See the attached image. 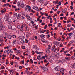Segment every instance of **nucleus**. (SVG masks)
<instances>
[{
    "label": "nucleus",
    "instance_id": "f257e3e1",
    "mask_svg": "<svg viewBox=\"0 0 75 75\" xmlns=\"http://www.w3.org/2000/svg\"><path fill=\"white\" fill-rule=\"evenodd\" d=\"M42 69H43V70H44V71H48V69L45 66H44V67L42 66H41Z\"/></svg>",
    "mask_w": 75,
    "mask_h": 75
},
{
    "label": "nucleus",
    "instance_id": "f03ea898",
    "mask_svg": "<svg viewBox=\"0 0 75 75\" xmlns=\"http://www.w3.org/2000/svg\"><path fill=\"white\" fill-rule=\"evenodd\" d=\"M27 8L29 10H30L31 9L30 6H28V5H27L26 6V7H25V9L26 10H27Z\"/></svg>",
    "mask_w": 75,
    "mask_h": 75
},
{
    "label": "nucleus",
    "instance_id": "7ed1b4c3",
    "mask_svg": "<svg viewBox=\"0 0 75 75\" xmlns=\"http://www.w3.org/2000/svg\"><path fill=\"white\" fill-rule=\"evenodd\" d=\"M52 50L53 52H55L57 51V49H56V47L54 46V47H52Z\"/></svg>",
    "mask_w": 75,
    "mask_h": 75
},
{
    "label": "nucleus",
    "instance_id": "20e7f679",
    "mask_svg": "<svg viewBox=\"0 0 75 75\" xmlns=\"http://www.w3.org/2000/svg\"><path fill=\"white\" fill-rule=\"evenodd\" d=\"M38 1L40 2V4H44V0H38Z\"/></svg>",
    "mask_w": 75,
    "mask_h": 75
},
{
    "label": "nucleus",
    "instance_id": "39448f33",
    "mask_svg": "<svg viewBox=\"0 0 75 75\" xmlns=\"http://www.w3.org/2000/svg\"><path fill=\"white\" fill-rule=\"evenodd\" d=\"M50 49L51 48L50 47H48L46 50V52H48V53H50Z\"/></svg>",
    "mask_w": 75,
    "mask_h": 75
},
{
    "label": "nucleus",
    "instance_id": "423d86ee",
    "mask_svg": "<svg viewBox=\"0 0 75 75\" xmlns=\"http://www.w3.org/2000/svg\"><path fill=\"white\" fill-rule=\"evenodd\" d=\"M55 70L56 71H58L59 70V67L58 66L56 67L55 68Z\"/></svg>",
    "mask_w": 75,
    "mask_h": 75
},
{
    "label": "nucleus",
    "instance_id": "0eeeda50",
    "mask_svg": "<svg viewBox=\"0 0 75 75\" xmlns=\"http://www.w3.org/2000/svg\"><path fill=\"white\" fill-rule=\"evenodd\" d=\"M10 52L12 53H13V52H11V50L10 49H8L7 50V52L8 54H9V53H10Z\"/></svg>",
    "mask_w": 75,
    "mask_h": 75
},
{
    "label": "nucleus",
    "instance_id": "6e6552de",
    "mask_svg": "<svg viewBox=\"0 0 75 75\" xmlns=\"http://www.w3.org/2000/svg\"><path fill=\"white\" fill-rule=\"evenodd\" d=\"M17 28H18L19 29H20V30H21V31H24L23 29H22L21 30V27L20 26V25H18V26H17Z\"/></svg>",
    "mask_w": 75,
    "mask_h": 75
},
{
    "label": "nucleus",
    "instance_id": "1a4fd4ad",
    "mask_svg": "<svg viewBox=\"0 0 75 75\" xmlns=\"http://www.w3.org/2000/svg\"><path fill=\"white\" fill-rule=\"evenodd\" d=\"M20 4L21 5V6L22 7H23L24 6V3L23 1L21 2V4Z\"/></svg>",
    "mask_w": 75,
    "mask_h": 75
},
{
    "label": "nucleus",
    "instance_id": "9d476101",
    "mask_svg": "<svg viewBox=\"0 0 75 75\" xmlns=\"http://www.w3.org/2000/svg\"><path fill=\"white\" fill-rule=\"evenodd\" d=\"M24 36H20L19 37V38L21 39V40H24Z\"/></svg>",
    "mask_w": 75,
    "mask_h": 75
},
{
    "label": "nucleus",
    "instance_id": "9b49d317",
    "mask_svg": "<svg viewBox=\"0 0 75 75\" xmlns=\"http://www.w3.org/2000/svg\"><path fill=\"white\" fill-rule=\"evenodd\" d=\"M65 70V69L62 68L60 70V72H63L64 70Z\"/></svg>",
    "mask_w": 75,
    "mask_h": 75
},
{
    "label": "nucleus",
    "instance_id": "f8f14e48",
    "mask_svg": "<svg viewBox=\"0 0 75 75\" xmlns=\"http://www.w3.org/2000/svg\"><path fill=\"white\" fill-rule=\"evenodd\" d=\"M8 28L9 29H11V30L12 29V26L11 25H10L8 26Z\"/></svg>",
    "mask_w": 75,
    "mask_h": 75
},
{
    "label": "nucleus",
    "instance_id": "ddd939ff",
    "mask_svg": "<svg viewBox=\"0 0 75 75\" xmlns=\"http://www.w3.org/2000/svg\"><path fill=\"white\" fill-rule=\"evenodd\" d=\"M40 37L41 38H44L45 37V35L42 34L40 35Z\"/></svg>",
    "mask_w": 75,
    "mask_h": 75
},
{
    "label": "nucleus",
    "instance_id": "4468645a",
    "mask_svg": "<svg viewBox=\"0 0 75 75\" xmlns=\"http://www.w3.org/2000/svg\"><path fill=\"white\" fill-rule=\"evenodd\" d=\"M65 59L66 60H67V61H69V60H70V57H66Z\"/></svg>",
    "mask_w": 75,
    "mask_h": 75
},
{
    "label": "nucleus",
    "instance_id": "2eb2a0df",
    "mask_svg": "<svg viewBox=\"0 0 75 75\" xmlns=\"http://www.w3.org/2000/svg\"><path fill=\"white\" fill-rule=\"evenodd\" d=\"M14 16L15 17H17V16H18V15H17V13H14Z\"/></svg>",
    "mask_w": 75,
    "mask_h": 75
},
{
    "label": "nucleus",
    "instance_id": "dca6fc26",
    "mask_svg": "<svg viewBox=\"0 0 75 75\" xmlns=\"http://www.w3.org/2000/svg\"><path fill=\"white\" fill-rule=\"evenodd\" d=\"M41 41L44 42V43H46L47 42L46 41L44 40V39L41 40Z\"/></svg>",
    "mask_w": 75,
    "mask_h": 75
},
{
    "label": "nucleus",
    "instance_id": "f3484780",
    "mask_svg": "<svg viewBox=\"0 0 75 75\" xmlns=\"http://www.w3.org/2000/svg\"><path fill=\"white\" fill-rule=\"evenodd\" d=\"M41 58H42V57H40V56H38V57L37 59H41Z\"/></svg>",
    "mask_w": 75,
    "mask_h": 75
},
{
    "label": "nucleus",
    "instance_id": "a211bd4d",
    "mask_svg": "<svg viewBox=\"0 0 75 75\" xmlns=\"http://www.w3.org/2000/svg\"><path fill=\"white\" fill-rule=\"evenodd\" d=\"M11 35H9V36H7V38H8L9 39H11Z\"/></svg>",
    "mask_w": 75,
    "mask_h": 75
},
{
    "label": "nucleus",
    "instance_id": "6ab92c4d",
    "mask_svg": "<svg viewBox=\"0 0 75 75\" xmlns=\"http://www.w3.org/2000/svg\"><path fill=\"white\" fill-rule=\"evenodd\" d=\"M71 68H75V63H74L73 64V65L72 66H71Z\"/></svg>",
    "mask_w": 75,
    "mask_h": 75
},
{
    "label": "nucleus",
    "instance_id": "aec40b11",
    "mask_svg": "<svg viewBox=\"0 0 75 75\" xmlns=\"http://www.w3.org/2000/svg\"><path fill=\"white\" fill-rule=\"evenodd\" d=\"M7 16L8 18H6V21H8V18L10 17V16L9 15V14H8L7 15Z\"/></svg>",
    "mask_w": 75,
    "mask_h": 75
},
{
    "label": "nucleus",
    "instance_id": "412c9836",
    "mask_svg": "<svg viewBox=\"0 0 75 75\" xmlns=\"http://www.w3.org/2000/svg\"><path fill=\"white\" fill-rule=\"evenodd\" d=\"M16 42V40H14L13 41V45L14 44H15Z\"/></svg>",
    "mask_w": 75,
    "mask_h": 75
},
{
    "label": "nucleus",
    "instance_id": "4be33fe9",
    "mask_svg": "<svg viewBox=\"0 0 75 75\" xmlns=\"http://www.w3.org/2000/svg\"><path fill=\"white\" fill-rule=\"evenodd\" d=\"M21 4H20V3L19 2H18V5L19 7H21Z\"/></svg>",
    "mask_w": 75,
    "mask_h": 75
},
{
    "label": "nucleus",
    "instance_id": "5701e85b",
    "mask_svg": "<svg viewBox=\"0 0 75 75\" xmlns=\"http://www.w3.org/2000/svg\"><path fill=\"white\" fill-rule=\"evenodd\" d=\"M21 42L22 44H24V43L25 42H24V41L23 40H21Z\"/></svg>",
    "mask_w": 75,
    "mask_h": 75
},
{
    "label": "nucleus",
    "instance_id": "b1692460",
    "mask_svg": "<svg viewBox=\"0 0 75 75\" xmlns=\"http://www.w3.org/2000/svg\"><path fill=\"white\" fill-rule=\"evenodd\" d=\"M26 17L27 19H29V20H30V17H29V16L28 15H26Z\"/></svg>",
    "mask_w": 75,
    "mask_h": 75
},
{
    "label": "nucleus",
    "instance_id": "393cba45",
    "mask_svg": "<svg viewBox=\"0 0 75 75\" xmlns=\"http://www.w3.org/2000/svg\"><path fill=\"white\" fill-rule=\"evenodd\" d=\"M20 16H21V15L20 14H18L17 16V18L18 19L20 17Z\"/></svg>",
    "mask_w": 75,
    "mask_h": 75
},
{
    "label": "nucleus",
    "instance_id": "a878e982",
    "mask_svg": "<svg viewBox=\"0 0 75 75\" xmlns=\"http://www.w3.org/2000/svg\"><path fill=\"white\" fill-rule=\"evenodd\" d=\"M67 11V9H64V11H62L63 13H64L65 12V11Z\"/></svg>",
    "mask_w": 75,
    "mask_h": 75
},
{
    "label": "nucleus",
    "instance_id": "bb28decb",
    "mask_svg": "<svg viewBox=\"0 0 75 75\" xmlns=\"http://www.w3.org/2000/svg\"><path fill=\"white\" fill-rule=\"evenodd\" d=\"M26 30L27 31H29V28H27V26L26 27Z\"/></svg>",
    "mask_w": 75,
    "mask_h": 75
},
{
    "label": "nucleus",
    "instance_id": "cd10ccee",
    "mask_svg": "<svg viewBox=\"0 0 75 75\" xmlns=\"http://www.w3.org/2000/svg\"><path fill=\"white\" fill-rule=\"evenodd\" d=\"M15 59H18V60H19L20 59V58L19 57H15Z\"/></svg>",
    "mask_w": 75,
    "mask_h": 75
},
{
    "label": "nucleus",
    "instance_id": "c85d7f7f",
    "mask_svg": "<svg viewBox=\"0 0 75 75\" xmlns=\"http://www.w3.org/2000/svg\"><path fill=\"white\" fill-rule=\"evenodd\" d=\"M30 36V34L28 33L26 35V38H28V37Z\"/></svg>",
    "mask_w": 75,
    "mask_h": 75
},
{
    "label": "nucleus",
    "instance_id": "c756f323",
    "mask_svg": "<svg viewBox=\"0 0 75 75\" xmlns=\"http://www.w3.org/2000/svg\"><path fill=\"white\" fill-rule=\"evenodd\" d=\"M13 70H10V74H13Z\"/></svg>",
    "mask_w": 75,
    "mask_h": 75
},
{
    "label": "nucleus",
    "instance_id": "7c9ffc66",
    "mask_svg": "<svg viewBox=\"0 0 75 75\" xmlns=\"http://www.w3.org/2000/svg\"><path fill=\"white\" fill-rule=\"evenodd\" d=\"M68 35H69V36H71V35H72V33H69Z\"/></svg>",
    "mask_w": 75,
    "mask_h": 75
},
{
    "label": "nucleus",
    "instance_id": "2f4dec72",
    "mask_svg": "<svg viewBox=\"0 0 75 75\" xmlns=\"http://www.w3.org/2000/svg\"><path fill=\"white\" fill-rule=\"evenodd\" d=\"M47 37V38H49V37H50V35L48 34L46 36Z\"/></svg>",
    "mask_w": 75,
    "mask_h": 75
},
{
    "label": "nucleus",
    "instance_id": "473e14b6",
    "mask_svg": "<svg viewBox=\"0 0 75 75\" xmlns=\"http://www.w3.org/2000/svg\"><path fill=\"white\" fill-rule=\"evenodd\" d=\"M23 28H24V26L22 25L21 26V30H22V29H23Z\"/></svg>",
    "mask_w": 75,
    "mask_h": 75
},
{
    "label": "nucleus",
    "instance_id": "72a5a7b5",
    "mask_svg": "<svg viewBox=\"0 0 75 75\" xmlns=\"http://www.w3.org/2000/svg\"><path fill=\"white\" fill-rule=\"evenodd\" d=\"M56 55H57V57H59V53H57Z\"/></svg>",
    "mask_w": 75,
    "mask_h": 75
},
{
    "label": "nucleus",
    "instance_id": "f704fd0d",
    "mask_svg": "<svg viewBox=\"0 0 75 75\" xmlns=\"http://www.w3.org/2000/svg\"><path fill=\"white\" fill-rule=\"evenodd\" d=\"M57 40H58V41H61V38H58L57 39Z\"/></svg>",
    "mask_w": 75,
    "mask_h": 75
},
{
    "label": "nucleus",
    "instance_id": "c9c22d12",
    "mask_svg": "<svg viewBox=\"0 0 75 75\" xmlns=\"http://www.w3.org/2000/svg\"><path fill=\"white\" fill-rule=\"evenodd\" d=\"M37 45H34L33 46V48H36V47H37Z\"/></svg>",
    "mask_w": 75,
    "mask_h": 75
},
{
    "label": "nucleus",
    "instance_id": "e433bc0d",
    "mask_svg": "<svg viewBox=\"0 0 75 75\" xmlns=\"http://www.w3.org/2000/svg\"><path fill=\"white\" fill-rule=\"evenodd\" d=\"M60 62H61V63H63V62H64V60H60Z\"/></svg>",
    "mask_w": 75,
    "mask_h": 75
},
{
    "label": "nucleus",
    "instance_id": "4c0bfd02",
    "mask_svg": "<svg viewBox=\"0 0 75 75\" xmlns=\"http://www.w3.org/2000/svg\"><path fill=\"white\" fill-rule=\"evenodd\" d=\"M25 41H26V43H28V40L27 39H26Z\"/></svg>",
    "mask_w": 75,
    "mask_h": 75
},
{
    "label": "nucleus",
    "instance_id": "58836bf2",
    "mask_svg": "<svg viewBox=\"0 0 75 75\" xmlns=\"http://www.w3.org/2000/svg\"><path fill=\"white\" fill-rule=\"evenodd\" d=\"M22 66H19V68L20 69H22Z\"/></svg>",
    "mask_w": 75,
    "mask_h": 75
},
{
    "label": "nucleus",
    "instance_id": "ea45409f",
    "mask_svg": "<svg viewBox=\"0 0 75 75\" xmlns=\"http://www.w3.org/2000/svg\"><path fill=\"white\" fill-rule=\"evenodd\" d=\"M66 55H67V56H71V54H66Z\"/></svg>",
    "mask_w": 75,
    "mask_h": 75
},
{
    "label": "nucleus",
    "instance_id": "a19ab883",
    "mask_svg": "<svg viewBox=\"0 0 75 75\" xmlns=\"http://www.w3.org/2000/svg\"><path fill=\"white\" fill-rule=\"evenodd\" d=\"M35 49L37 50H39V49L38 48V47H37V46L35 48Z\"/></svg>",
    "mask_w": 75,
    "mask_h": 75
},
{
    "label": "nucleus",
    "instance_id": "79ce46f5",
    "mask_svg": "<svg viewBox=\"0 0 75 75\" xmlns=\"http://www.w3.org/2000/svg\"><path fill=\"white\" fill-rule=\"evenodd\" d=\"M13 37V38H16V36L15 35H13L12 36Z\"/></svg>",
    "mask_w": 75,
    "mask_h": 75
},
{
    "label": "nucleus",
    "instance_id": "37998d69",
    "mask_svg": "<svg viewBox=\"0 0 75 75\" xmlns=\"http://www.w3.org/2000/svg\"><path fill=\"white\" fill-rule=\"evenodd\" d=\"M21 19H22V20H23L24 19V17L22 16L21 17Z\"/></svg>",
    "mask_w": 75,
    "mask_h": 75
},
{
    "label": "nucleus",
    "instance_id": "c03bdc74",
    "mask_svg": "<svg viewBox=\"0 0 75 75\" xmlns=\"http://www.w3.org/2000/svg\"><path fill=\"white\" fill-rule=\"evenodd\" d=\"M40 23H41L42 22V20H40Z\"/></svg>",
    "mask_w": 75,
    "mask_h": 75
},
{
    "label": "nucleus",
    "instance_id": "a18cd8bd",
    "mask_svg": "<svg viewBox=\"0 0 75 75\" xmlns=\"http://www.w3.org/2000/svg\"><path fill=\"white\" fill-rule=\"evenodd\" d=\"M74 42V41H71L70 42V44H72V43H73Z\"/></svg>",
    "mask_w": 75,
    "mask_h": 75
},
{
    "label": "nucleus",
    "instance_id": "49530a36",
    "mask_svg": "<svg viewBox=\"0 0 75 75\" xmlns=\"http://www.w3.org/2000/svg\"><path fill=\"white\" fill-rule=\"evenodd\" d=\"M33 8L34 10H36V7L34 6L33 7Z\"/></svg>",
    "mask_w": 75,
    "mask_h": 75
},
{
    "label": "nucleus",
    "instance_id": "de8ad7c7",
    "mask_svg": "<svg viewBox=\"0 0 75 75\" xmlns=\"http://www.w3.org/2000/svg\"><path fill=\"white\" fill-rule=\"evenodd\" d=\"M1 26H2V28H5L4 25H1Z\"/></svg>",
    "mask_w": 75,
    "mask_h": 75
},
{
    "label": "nucleus",
    "instance_id": "09e8293b",
    "mask_svg": "<svg viewBox=\"0 0 75 75\" xmlns=\"http://www.w3.org/2000/svg\"><path fill=\"white\" fill-rule=\"evenodd\" d=\"M56 75H60V74H59V73H56Z\"/></svg>",
    "mask_w": 75,
    "mask_h": 75
},
{
    "label": "nucleus",
    "instance_id": "8fccbe9b",
    "mask_svg": "<svg viewBox=\"0 0 75 75\" xmlns=\"http://www.w3.org/2000/svg\"><path fill=\"white\" fill-rule=\"evenodd\" d=\"M35 52L36 54H40V53L38 51H36Z\"/></svg>",
    "mask_w": 75,
    "mask_h": 75
},
{
    "label": "nucleus",
    "instance_id": "3c124183",
    "mask_svg": "<svg viewBox=\"0 0 75 75\" xmlns=\"http://www.w3.org/2000/svg\"><path fill=\"white\" fill-rule=\"evenodd\" d=\"M0 41L1 42H3V39H1L0 40Z\"/></svg>",
    "mask_w": 75,
    "mask_h": 75
},
{
    "label": "nucleus",
    "instance_id": "603ef678",
    "mask_svg": "<svg viewBox=\"0 0 75 75\" xmlns=\"http://www.w3.org/2000/svg\"><path fill=\"white\" fill-rule=\"evenodd\" d=\"M48 26L49 27H51V26H52V25L51 24H49L48 25Z\"/></svg>",
    "mask_w": 75,
    "mask_h": 75
},
{
    "label": "nucleus",
    "instance_id": "864d4df0",
    "mask_svg": "<svg viewBox=\"0 0 75 75\" xmlns=\"http://www.w3.org/2000/svg\"><path fill=\"white\" fill-rule=\"evenodd\" d=\"M45 25V23L44 22L42 23L41 24V25Z\"/></svg>",
    "mask_w": 75,
    "mask_h": 75
},
{
    "label": "nucleus",
    "instance_id": "5fc2aeb1",
    "mask_svg": "<svg viewBox=\"0 0 75 75\" xmlns=\"http://www.w3.org/2000/svg\"><path fill=\"white\" fill-rule=\"evenodd\" d=\"M13 61L11 62V65H13Z\"/></svg>",
    "mask_w": 75,
    "mask_h": 75
},
{
    "label": "nucleus",
    "instance_id": "6e6d98bb",
    "mask_svg": "<svg viewBox=\"0 0 75 75\" xmlns=\"http://www.w3.org/2000/svg\"><path fill=\"white\" fill-rule=\"evenodd\" d=\"M0 30H2V26H1V25L0 26Z\"/></svg>",
    "mask_w": 75,
    "mask_h": 75
},
{
    "label": "nucleus",
    "instance_id": "4d7b16f0",
    "mask_svg": "<svg viewBox=\"0 0 75 75\" xmlns=\"http://www.w3.org/2000/svg\"><path fill=\"white\" fill-rule=\"evenodd\" d=\"M67 30L68 31H69V32H70L71 31V30H70L69 29V28H67Z\"/></svg>",
    "mask_w": 75,
    "mask_h": 75
},
{
    "label": "nucleus",
    "instance_id": "13d9d810",
    "mask_svg": "<svg viewBox=\"0 0 75 75\" xmlns=\"http://www.w3.org/2000/svg\"><path fill=\"white\" fill-rule=\"evenodd\" d=\"M70 7L71 8V9L72 10L73 8V7H72V6H71Z\"/></svg>",
    "mask_w": 75,
    "mask_h": 75
},
{
    "label": "nucleus",
    "instance_id": "bf43d9fd",
    "mask_svg": "<svg viewBox=\"0 0 75 75\" xmlns=\"http://www.w3.org/2000/svg\"><path fill=\"white\" fill-rule=\"evenodd\" d=\"M22 47V49H24L25 48V46H23Z\"/></svg>",
    "mask_w": 75,
    "mask_h": 75
},
{
    "label": "nucleus",
    "instance_id": "052dcab7",
    "mask_svg": "<svg viewBox=\"0 0 75 75\" xmlns=\"http://www.w3.org/2000/svg\"><path fill=\"white\" fill-rule=\"evenodd\" d=\"M70 30H73V28L72 27H71L70 28Z\"/></svg>",
    "mask_w": 75,
    "mask_h": 75
},
{
    "label": "nucleus",
    "instance_id": "680f3d73",
    "mask_svg": "<svg viewBox=\"0 0 75 75\" xmlns=\"http://www.w3.org/2000/svg\"><path fill=\"white\" fill-rule=\"evenodd\" d=\"M30 61H31L32 63H33V60H32V59H30Z\"/></svg>",
    "mask_w": 75,
    "mask_h": 75
},
{
    "label": "nucleus",
    "instance_id": "e2e57ef3",
    "mask_svg": "<svg viewBox=\"0 0 75 75\" xmlns=\"http://www.w3.org/2000/svg\"><path fill=\"white\" fill-rule=\"evenodd\" d=\"M63 23H65L67 22V21H65V20H63Z\"/></svg>",
    "mask_w": 75,
    "mask_h": 75
},
{
    "label": "nucleus",
    "instance_id": "0e129e2a",
    "mask_svg": "<svg viewBox=\"0 0 75 75\" xmlns=\"http://www.w3.org/2000/svg\"><path fill=\"white\" fill-rule=\"evenodd\" d=\"M59 5H60L61 4V2H59L58 3Z\"/></svg>",
    "mask_w": 75,
    "mask_h": 75
},
{
    "label": "nucleus",
    "instance_id": "69168bd1",
    "mask_svg": "<svg viewBox=\"0 0 75 75\" xmlns=\"http://www.w3.org/2000/svg\"><path fill=\"white\" fill-rule=\"evenodd\" d=\"M1 1L2 2V3H3V2H5V1H6L5 0H2Z\"/></svg>",
    "mask_w": 75,
    "mask_h": 75
},
{
    "label": "nucleus",
    "instance_id": "338daca9",
    "mask_svg": "<svg viewBox=\"0 0 75 75\" xmlns=\"http://www.w3.org/2000/svg\"><path fill=\"white\" fill-rule=\"evenodd\" d=\"M74 14V12H72L71 13V15H72V14Z\"/></svg>",
    "mask_w": 75,
    "mask_h": 75
},
{
    "label": "nucleus",
    "instance_id": "774afa93",
    "mask_svg": "<svg viewBox=\"0 0 75 75\" xmlns=\"http://www.w3.org/2000/svg\"><path fill=\"white\" fill-rule=\"evenodd\" d=\"M42 59H45V58L44 56H43L42 57Z\"/></svg>",
    "mask_w": 75,
    "mask_h": 75
}]
</instances>
